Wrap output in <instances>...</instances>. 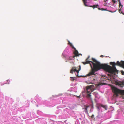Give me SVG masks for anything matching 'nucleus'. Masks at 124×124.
Here are the masks:
<instances>
[{
    "mask_svg": "<svg viewBox=\"0 0 124 124\" xmlns=\"http://www.w3.org/2000/svg\"><path fill=\"white\" fill-rule=\"evenodd\" d=\"M92 60L94 62H95V63H93V68L91 64H90L91 70L87 74V75L88 76L93 75H96L97 74H95V72L101 69L104 70L105 71L108 73L114 72L116 71V69L114 66L112 67L106 64H101L99 62L94 58H92Z\"/></svg>",
    "mask_w": 124,
    "mask_h": 124,
    "instance_id": "nucleus-1",
    "label": "nucleus"
},
{
    "mask_svg": "<svg viewBox=\"0 0 124 124\" xmlns=\"http://www.w3.org/2000/svg\"><path fill=\"white\" fill-rule=\"evenodd\" d=\"M110 65H112L113 66L112 67H113L114 66L116 69V71L114 72L109 73L111 74H114L115 75H116V73L117 74L118 72V71L117 70L115 66V65H117L118 66H121L124 67V61H121L120 62H119V61H117L116 64V63L114 62H110Z\"/></svg>",
    "mask_w": 124,
    "mask_h": 124,
    "instance_id": "nucleus-2",
    "label": "nucleus"
},
{
    "mask_svg": "<svg viewBox=\"0 0 124 124\" xmlns=\"http://www.w3.org/2000/svg\"><path fill=\"white\" fill-rule=\"evenodd\" d=\"M92 85H90L86 87L87 91L86 97L88 99L90 98L91 101H92V99L90 97L91 96V92H92Z\"/></svg>",
    "mask_w": 124,
    "mask_h": 124,
    "instance_id": "nucleus-3",
    "label": "nucleus"
},
{
    "mask_svg": "<svg viewBox=\"0 0 124 124\" xmlns=\"http://www.w3.org/2000/svg\"><path fill=\"white\" fill-rule=\"evenodd\" d=\"M113 89L114 90V93L116 96H118L119 93H124V91L120 90L115 87H114Z\"/></svg>",
    "mask_w": 124,
    "mask_h": 124,
    "instance_id": "nucleus-4",
    "label": "nucleus"
},
{
    "mask_svg": "<svg viewBox=\"0 0 124 124\" xmlns=\"http://www.w3.org/2000/svg\"><path fill=\"white\" fill-rule=\"evenodd\" d=\"M68 44L70 45V46L72 47V48L73 49H74L75 50V51L74 52V54L75 55V56H79V54H78V51L77 50H76V48L74 47L73 46V45L69 41H68Z\"/></svg>",
    "mask_w": 124,
    "mask_h": 124,
    "instance_id": "nucleus-5",
    "label": "nucleus"
},
{
    "mask_svg": "<svg viewBox=\"0 0 124 124\" xmlns=\"http://www.w3.org/2000/svg\"><path fill=\"white\" fill-rule=\"evenodd\" d=\"M75 67H72V69L71 70L70 73L73 74L74 72L76 71L77 73H75V74L76 76H78V73L79 72V71L80 70V69H79V70H77L76 69H74Z\"/></svg>",
    "mask_w": 124,
    "mask_h": 124,
    "instance_id": "nucleus-6",
    "label": "nucleus"
},
{
    "mask_svg": "<svg viewBox=\"0 0 124 124\" xmlns=\"http://www.w3.org/2000/svg\"><path fill=\"white\" fill-rule=\"evenodd\" d=\"M86 61V62H82L84 64H89L90 65V64H91V63H90V62H91V63L93 65V63H95V62H94L93 61L92 62L90 61Z\"/></svg>",
    "mask_w": 124,
    "mask_h": 124,
    "instance_id": "nucleus-7",
    "label": "nucleus"
},
{
    "mask_svg": "<svg viewBox=\"0 0 124 124\" xmlns=\"http://www.w3.org/2000/svg\"><path fill=\"white\" fill-rule=\"evenodd\" d=\"M89 107L88 106H86L85 105L84 106V110L85 112L86 113H88V110H87V108Z\"/></svg>",
    "mask_w": 124,
    "mask_h": 124,
    "instance_id": "nucleus-8",
    "label": "nucleus"
},
{
    "mask_svg": "<svg viewBox=\"0 0 124 124\" xmlns=\"http://www.w3.org/2000/svg\"><path fill=\"white\" fill-rule=\"evenodd\" d=\"M116 85H118L120 86H122V82H121L116 81Z\"/></svg>",
    "mask_w": 124,
    "mask_h": 124,
    "instance_id": "nucleus-9",
    "label": "nucleus"
},
{
    "mask_svg": "<svg viewBox=\"0 0 124 124\" xmlns=\"http://www.w3.org/2000/svg\"><path fill=\"white\" fill-rule=\"evenodd\" d=\"M99 6L98 5H96L92 6L91 7H92L93 9H94L95 8H97V7H99Z\"/></svg>",
    "mask_w": 124,
    "mask_h": 124,
    "instance_id": "nucleus-10",
    "label": "nucleus"
},
{
    "mask_svg": "<svg viewBox=\"0 0 124 124\" xmlns=\"http://www.w3.org/2000/svg\"><path fill=\"white\" fill-rule=\"evenodd\" d=\"M82 1L84 3V5L86 6H87V5L86 4L87 3L86 0H82Z\"/></svg>",
    "mask_w": 124,
    "mask_h": 124,
    "instance_id": "nucleus-11",
    "label": "nucleus"
},
{
    "mask_svg": "<svg viewBox=\"0 0 124 124\" xmlns=\"http://www.w3.org/2000/svg\"><path fill=\"white\" fill-rule=\"evenodd\" d=\"M101 107L104 108L105 109V110H107V107L106 106L103 105H101Z\"/></svg>",
    "mask_w": 124,
    "mask_h": 124,
    "instance_id": "nucleus-12",
    "label": "nucleus"
},
{
    "mask_svg": "<svg viewBox=\"0 0 124 124\" xmlns=\"http://www.w3.org/2000/svg\"><path fill=\"white\" fill-rule=\"evenodd\" d=\"M75 57V56H73V57H70L68 58V59L69 60H71L73 58H74Z\"/></svg>",
    "mask_w": 124,
    "mask_h": 124,
    "instance_id": "nucleus-13",
    "label": "nucleus"
},
{
    "mask_svg": "<svg viewBox=\"0 0 124 124\" xmlns=\"http://www.w3.org/2000/svg\"><path fill=\"white\" fill-rule=\"evenodd\" d=\"M71 78L70 79V80L71 81H74L75 80V78L74 77H71Z\"/></svg>",
    "mask_w": 124,
    "mask_h": 124,
    "instance_id": "nucleus-14",
    "label": "nucleus"
},
{
    "mask_svg": "<svg viewBox=\"0 0 124 124\" xmlns=\"http://www.w3.org/2000/svg\"><path fill=\"white\" fill-rule=\"evenodd\" d=\"M119 4V7H120V6H121V8H120V9L121 10V8L123 7V5L121 4V3H120Z\"/></svg>",
    "mask_w": 124,
    "mask_h": 124,
    "instance_id": "nucleus-15",
    "label": "nucleus"
},
{
    "mask_svg": "<svg viewBox=\"0 0 124 124\" xmlns=\"http://www.w3.org/2000/svg\"><path fill=\"white\" fill-rule=\"evenodd\" d=\"M112 2L114 3H115L116 2H117V0H112Z\"/></svg>",
    "mask_w": 124,
    "mask_h": 124,
    "instance_id": "nucleus-16",
    "label": "nucleus"
},
{
    "mask_svg": "<svg viewBox=\"0 0 124 124\" xmlns=\"http://www.w3.org/2000/svg\"><path fill=\"white\" fill-rule=\"evenodd\" d=\"M90 57V56H89L86 59V61H88V60L89 59V58Z\"/></svg>",
    "mask_w": 124,
    "mask_h": 124,
    "instance_id": "nucleus-17",
    "label": "nucleus"
},
{
    "mask_svg": "<svg viewBox=\"0 0 124 124\" xmlns=\"http://www.w3.org/2000/svg\"><path fill=\"white\" fill-rule=\"evenodd\" d=\"M100 57H105V56H103V55H101L100 56Z\"/></svg>",
    "mask_w": 124,
    "mask_h": 124,
    "instance_id": "nucleus-18",
    "label": "nucleus"
},
{
    "mask_svg": "<svg viewBox=\"0 0 124 124\" xmlns=\"http://www.w3.org/2000/svg\"><path fill=\"white\" fill-rule=\"evenodd\" d=\"M122 86L124 85V82H122Z\"/></svg>",
    "mask_w": 124,
    "mask_h": 124,
    "instance_id": "nucleus-19",
    "label": "nucleus"
},
{
    "mask_svg": "<svg viewBox=\"0 0 124 124\" xmlns=\"http://www.w3.org/2000/svg\"><path fill=\"white\" fill-rule=\"evenodd\" d=\"M101 10H102V11H103V10H105L104 8H101Z\"/></svg>",
    "mask_w": 124,
    "mask_h": 124,
    "instance_id": "nucleus-20",
    "label": "nucleus"
},
{
    "mask_svg": "<svg viewBox=\"0 0 124 124\" xmlns=\"http://www.w3.org/2000/svg\"><path fill=\"white\" fill-rule=\"evenodd\" d=\"M97 8H98V9L99 10H101V9H100V8L98 7H97Z\"/></svg>",
    "mask_w": 124,
    "mask_h": 124,
    "instance_id": "nucleus-21",
    "label": "nucleus"
},
{
    "mask_svg": "<svg viewBox=\"0 0 124 124\" xmlns=\"http://www.w3.org/2000/svg\"><path fill=\"white\" fill-rule=\"evenodd\" d=\"M118 2H119V3H121L120 2V0H119Z\"/></svg>",
    "mask_w": 124,
    "mask_h": 124,
    "instance_id": "nucleus-22",
    "label": "nucleus"
},
{
    "mask_svg": "<svg viewBox=\"0 0 124 124\" xmlns=\"http://www.w3.org/2000/svg\"><path fill=\"white\" fill-rule=\"evenodd\" d=\"M93 115L92 116H91L92 117H93Z\"/></svg>",
    "mask_w": 124,
    "mask_h": 124,
    "instance_id": "nucleus-23",
    "label": "nucleus"
},
{
    "mask_svg": "<svg viewBox=\"0 0 124 124\" xmlns=\"http://www.w3.org/2000/svg\"><path fill=\"white\" fill-rule=\"evenodd\" d=\"M80 96H78V98H80Z\"/></svg>",
    "mask_w": 124,
    "mask_h": 124,
    "instance_id": "nucleus-24",
    "label": "nucleus"
},
{
    "mask_svg": "<svg viewBox=\"0 0 124 124\" xmlns=\"http://www.w3.org/2000/svg\"><path fill=\"white\" fill-rule=\"evenodd\" d=\"M61 95H62V94H59V96H61Z\"/></svg>",
    "mask_w": 124,
    "mask_h": 124,
    "instance_id": "nucleus-25",
    "label": "nucleus"
},
{
    "mask_svg": "<svg viewBox=\"0 0 124 124\" xmlns=\"http://www.w3.org/2000/svg\"><path fill=\"white\" fill-rule=\"evenodd\" d=\"M110 75V74H108V75Z\"/></svg>",
    "mask_w": 124,
    "mask_h": 124,
    "instance_id": "nucleus-26",
    "label": "nucleus"
},
{
    "mask_svg": "<svg viewBox=\"0 0 124 124\" xmlns=\"http://www.w3.org/2000/svg\"><path fill=\"white\" fill-rule=\"evenodd\" d=\"M8 80H7V81H8Z\"/></svg>",
    "mask_w": 124,
    "mask_h": 124,
    "instance_id": "nucleus-27",
    "label": "nucleus"
},
{
    "mask_svg": "<svg viewBox=\"0 0 124 124\" xmlns=\"http://www.w3.org/2000/svg\"><path fill=\"white\" fill-rule=\"evenodd\" d=\"M8 84H9V83H8Z\"/></svg>",
    "mask_w": 124,
    "mask_h": 124,
    "instance_id": "nucleus-28",
    "label": "nucleus"
}]
</instances>
